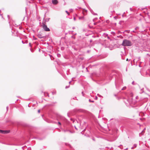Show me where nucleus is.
I'll return each instance as SVG.
<instances>
[{
    "mask_svg": "<svg viewBox=\"0 0 150 150\" xmlns=\"http://www.w3.org/2000/svg\"><path fill=\"white\" fill-rule=\"evenodd\" d=\"M58 124H59V125H61V123H60V122H58Z\"/></svg>",
    "mask_w": 150,
    "mask_h": 150,
    "instance_id": "1a4fd4ad",
    "label": "nucleus"
},
{
    "mask_svg": "<svg viewBox=\"0 0 150 150\" xmlns=\"http://www.w3.org/2000/svg\"><path fill=\"white\" fill-rule=\"evenodd\" d=\"M128 59H127L126 60H127V61H128Z\"/></svg>",
    "mask_w": 150,
    "mask_h": 150,
    "instance_id": "9b49d317",
    "label": "nucleus"
},
{
    "mask_svg": "<svg viewBox=\"0 0 150 150\" xmlns=\"http://www.w3.org/2000/svg\"><path fill=\"white\" fill-rule=\"evenodd\" d=\"M122 45L125 46H131L132 44L130 41L125 39L123 40Z\"/></svg>",
    "mask_w": 150,
    "mask_h": 150,
    "instance_id": "f257e3e1",
    "label": "nucleus"
},
{
    "mask_svg": "<svg viewBox=\"0 0 150 150\" xmlns=\"http://www.w3.org/2000/svg\"><path fill=\"white\" fill-rule=\"evenodd\" d=\"M10 130H3V134H6L9 133Z\"/></svg>",
    "mask_w": 150,
    "mask_h": 150,
    "instance_id": "20e7f679",
    "label": "nucleus"
},
{
    "mask_svg": "<svg viewBox=\"0 0 150 150\" xmlns=\"http://www.w3.org/2000/svg\"><path fill=\"white\" fill-rule=\"evenodd\" d=\"M126 87H124L122 89V90H124L125 89H126Z\"/></svg>",
    "mask_w": 150,
    "mask_h": 150,
    "instance_id": "423d86ee",
    "label": "nucleus"
},
{
    "mask_svg": "<svg viewBox=\"0 0 150 150\" xmlns=\"http://www.w3.org/2000/svg\"><path fill=\"white\" fill-rule=\"evenodd\" d=\"M66 12L68 15L69 14V12H68L67 11H66Z\"/></svg>",
    "mask_w": 150,
    "mask_h": 150,
    "instance_id": "6e6552de",
    "label": "nucleus"
},
{
    "mask_svg": "<svg viewBox=\"0 0 150 150\" xmlns=\"http://www.w3.org/2000/svg\"><path fill=\"white\" fill-rule=\"evenodd\" d=\"M52 2L53 4L54 5L58 3L57 0H52Z\"/></svg>",
    "mask_w": 150,
    "mask_h": 150,
    "instance_id": "7ed1b4c3",
    "label": "nucleus"
},
{
    "mask_svg": "<svg viewBox=\"0 0 150 150\" xmlns=\"http://www.w3.org/2000/svg\"><path fill=\"white\" fill-rule=\"evenodd\" d=\"M83 11V13H84V12H86L87 11H86V10H84Z\"/></svg>",
    "mask_w": 150,
    "mask_h": 150,
    "instance_id": "0eeeda50",
    "label": "nucleus"
},
{
    "mask_svg": "<svg viewBox=\"0 0 150 150\" xmlns=\"http://www.w3.org/2000/svg\"><path fill=\"white\" fill-rule=\"evenodd\" d=\"M38 113H40V110H38Z\"/></svg>",
    "mask_w": 150,
    "mask_h": 150,
    "instance_id": "9d476101",
    "label": "nucleus"
},
{
    "mask_svg": "<svg viewBox=\"0 0 150 150\" xmlns=\"http://www.w3.org/2000/svg\"><path fill=\"white\" fill-rule=\"evenodd\" d=\"M43 28L44 30L46 31H50V30L47 27V26L46 25H45L44 24H43Z\"/></svg>",
    "mask_w": 150,
    "mask_h": 150,
    "instance_id": "f03ea898",
    "label": "nucleus"
},
{
    "mask_svg": "<svg viewBox=\"0 0 150 150\" xmlns=\"http://www.w3.org/2000/svg\"><path fill=\"white\" fill-rule=\"evenodd\" d=\"M0 133L3 134V130H0Z\"/></svg>",
    "mask_w": 150,
    "mask_h": 150,
    "instance_id": "39448f33",
    "label": "nucleus"
}]
</instances>
